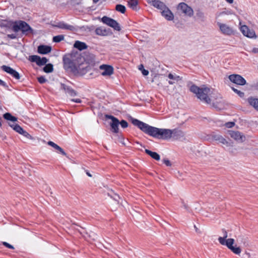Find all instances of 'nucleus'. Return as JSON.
Wrapping results in <instances>:
<instances>
[{"label": "nucleus", "instance_id": "nucleus-1", "mask_svg": "<svg viewBox=\"0 0 258 258\" xmlns=\"http://www.w3.org/2000/svg\"><path fill=\"white\" fill-rule=\"evenodd\" d=\"M132 123L145 134L154 138L167 140L172 138L171 130L159 128L151 126L137 119L132 118Z\"/></svg>", "mask_w": 258, "mask_h": 258}, {"label": "nucleus", "instance_id": "nucleus-2", "mask_svg": "<svg viewBox=\"0 0 258 258\" xmlns=\"http://www.w3.org/2000/svg\"><path fill=\"white\" fill-rule=\"evenodd\" d=\"M83 60L84 58L80 56L73 58L63 57L64 68L71 71L75 75L82 76L87 72L86 67L83 66Z\"/></svg>", "mask_w": 258, "mask_h": 258}, {"label": "nucleus", "instance_id": "nucleus-3", "mask_svg": "<svg viewBox=\"0 0 258 258\" xmlns=\"http://www.w3.org/2000/svg\"><path fill=\"white\" fill-rule=\"evenodd\" d=\"M190 91L193 93L196 94L198 98L200 99L203 102L209 104L211 102V100L209 96L211 90L208 87L200 88L195 85L190 86Z\"/></svg>", "mask_w": 258, "mask_h": 258}, {"label": "nucleus", "instance_id": "nucleus-4", "mask_svg": "<svg viewBox=\"0 0 258 258\" xmlns=\"http://www.w3.org/2000/svg\"><path fill=\"white\" fill-rule=\"evenodd\" d=\"M223 236L219 237L218 239L219 243L223 245L226 246L228 249L236 254H240L241 249L240 246H238L236 244L234 245L235 240L233 238H227L228 237V233L226 230H223Z\"/></svg>", "mask_w": 258, "mask_h": 258}, {"label": "nucleus", "instance_id": "nucleus-5", "mask_svg": "<svg viewBox=\"0 0 258 258\" xmlns=\"http://www.w3.org/2000/svg\"><path fill=\"white\" fill-rule=\"evenodd\" d=\"M12 29L16 33L21 31L22 34L25 36L33 33V29L25 21L22 20L14 22Z\"/></svg>", "mask_w": 258, "mask_h": 258}, {"label": "nucleus", "instance_id": "nucleus-6", "mask_svg": "<svg viewBox=\"0 0 258 258\" xmlns=\"http://www.w3.org/2000/svg\"><path fill=\"white\" fill-rule=\"evenodd\" d=\"M101 21L105 24L112 27L114 30L120 31L121 28L119 23L115 20L107 16H103L101 18Z\"/></svg>", "mask_w": 258, "mask_h": 258}, {"label": "nucleus", "instance_id": "nucleus-7", "mask_svg": "<svg viewBox=\"0 0 258 258\" xmlns=\"http://www.w3.org/2000/svg\"><path fill=\"white\" fill-rule=\"evenodd\" d=\"M209 139L212 141H216L217 143H221L227 147L230 146L231 143L228 142L221 135L212 133L209 136Z\"/></svg>", "mask_w": 258, "mask_h": 258}, {"label": "nucleus", "instance_id": "nucleus-8", "mask_svg": "<svg viewBox=\"0 0 258 258\" xmlns=\"http://www.w3.org/2000/svg\"><path fill=\"white\" fill-rule=\"evenodd\" d=\"M177 9L181 10L185 15L191 17L194 15L193 10L184 3H180L178 4Z\"/></svg>", "mask_w": 258, "mask_h": 258}, {"label": "nucleus", "instance_id": "nucleus-9", "mask_svg": "<svg viewBox=\"0 0 258 258\" xmlns=\"http://www.w3.org/2000/svg\"><path fill=\"white\" fill-rule=\"evenodd\" d=\"M221 33L225 35H231L234 34V32L232 28L226 24L217 22Z\"/></svg>", "mask_w": 258, "mask_h": 258}, {"label": "nucleus", "instance_id": "nucleus-10", "mask_svg": "<svg viewBox=\"0 0 258 258\" xmlns=\"http://www.w3.org/2000/svg\"><path fill=\"white\" fill-rule=\"evenodd\" d=\"M1 69L4 72L11 75L16 80H19L21 78L20 74L15 70L9 66L3 65L1 67Z\"/></svg>", "mask_w": 258, "mask_h": 258}, {"label": "nucleus", "instance_id": "nucleus-11", "mask_svg": "<svg viewBox=\"0 0 258 258\" xmlns=\"http://www.w3.org/2000/svg\"><path fill=\"white\" fill-rule=\"evenodd\" d=\"M229 79L232 82L239 85H244L246 84L245 80L239 75H231L229 76Z\"/></svg>", "mask_w": 258, "mask_h": 258}, {"label": "nucleus", "instance_id": "nucleus-12", "mask_svg": "<svg viewBox=\"0 0 258 258\" xmlns=\"http://www.w3.org/2000/svg\"><path fill=\"white\" fill-rule=\"evenodd\" d=\"M240 31L245 36L249 38L255 37V33L253 30L250 29L247 26L243 25L240 27Z\"/></svg>", "mask_w": 258, "mask_h": 258}, {"label": "nucleus", "instance_id": "nucleus-13", "mask_svg": "<svg viewBox=\"0 0 258 258\" xmlns=\"http://www.w3.org/2000/svg\"><path fill=\"white\" fill-rule=\"evenodd\" d=\"M100 70L102 71L101 75L103 76H110L113 73V68L112 66L107 64H102L99 67Z\"/></svg>", "mask_w": 258, "mask_h": 258}, {"label": "nucleus", "instance_id": "nucleus-14", "mask_svg": "<svg viewBox=\"0 0 258 258\" xmlns=\"http://www.w3.org/2000/svg\"><path fill=\"white\" fill-rule=\"evenodd\" d=\"M230 137L238 142L242 143L245 139V136L238 131H231L229 133Z\"/></svg>", "mask_w": 258, "mask_h": 258}, {"label": "nucleus", "instance_id": "nucleus-15", "mask_svg": "<svg viewBox=\"0 0 258 258\" xmlns=\"http://www.w3.org/2000/svg\"><path fill=\"white\" fill-rule=\"evenodd\" d=\"M55 27L59 29L68 30L72 31H76L77 28L73 25L68 24L63 22H60L55 25Z\"/></svg>", "mask_w": 258, "mask_h": 258}, {"label": "nucleus", "instance_id": "nucleus-16", "mask_svg": "<svg viewBox=\"0 0 258 258\" xmlns=\"http://www.w3.org/2000/svg\"><path fill=\"white\" fill-rule=\"evenodd\" d=\"M60 89L64 90L66 93H68L71 96H75L77 95V93L75 90L64 84H60Z\"/></svg>", "mask_w": 258, "mask_h": 258}, {"label": "nucleus", "instance_id": "nucleus-17", "mask_svg": "<svg viewBox=\"0 0 258 258\" xmlns=\"http://www.w3.org/2000/svg\"><path fill=\"white\" fill-rule=\"evenodd\" d=\"M161 15L168 21H172L174 19V15L168 7L165 8L161 12Z\"/></svg>", "mask_w": 258, "mask_h": 258}, {"label": "nucleus", "instance_id": "nucleus-18", "mask_svg": "<svg viewBox=\"0 0 258 258\" xmlns=\"http://www.w3.org/2000/svg\"><path fill=\"white\" fill-rule=\"evenodd\" d=\"M51 50V47L48 45H40L38 47V52L42 54H46Z\"/></svg>", "mask_w": 258, "mask_h": 258}, {"label": "nucleus", "instance_id": "nucleus-19", "mask_svg": "<svg viewBox=\"0 0 258 258\" xmlns=\"http://www.w3.org/2000/svg\"><path fill=\"white\" fill-rule=\"evenodd\" d=\"M168 78L171 80L168 81V83L170 85H173L174 84L175 82H178V81H180L182 80V78L180 77L179 76L175 74H171L169 73L168 75Z\"/></svg>", "mask_w": 258, "mask_h": 258}, {"label": "nucleus", "instance_id": "nucleus-20", "mask_svg": "<svg viewBox=\"0 0 258 258\" xmlns=\"http://www.w3.org/2000/svg\"><path fill=\"white\" fill-rule=\"evenodd\" d=\"M152 5L157 9L160 10L162 11L165 8L167 7L164 3L163 2L158 1V0H154L151 2Z\"/></svg>", "mask_w": 258, "mask_h": 258}, {"label": "nucleus", "instance_id": "nucleus-21", "mask_svg": "<svg viewBox=\"0 0 258 258\" xmlns=\"http://www.w3.org/2000/svg\"><path fill=\"white\" fill-rule=\"evenodd\" d=\"M119 121L118 119L113 121H111L110 123L111 132L116 134L119 133Z\"/></svg>", "mask_w": 258, "mask_h": 258}, {"label": "nucleus", "instance_id": "nucleus-22", "mask_svg": "<svg viewBox=\"0 0 258 258\" xmlns=\"http://www.w3.org/2000/svg\"><path fill=\"white\" fill-rule=\"evenodd\" d=\"M74 47L75 48L79 49V50H83L87 49L88 47V46L85 42H83L77 40V41H75V42L74 44Z\"/></svg>", "mask_w": 258, "mask_h": 258}, {"label": "nucleus", "instance_id": "nucleus-23", "mask_svg": "<svg viewBox=\"0 0 258 258\" xmlns=\"http://www.w3.org/2000/svg\"><path fill=\"white\" fill-rule=\"evenodd\" d=\"M247 102L251 106L258 111V98L250 97L248 98Z\"/></svg>", "mask_w": 258, "mask_h": 258}, {"label": "nucleus", "instance_id": "nucleus-24", "mask_svg": "<svg viewBox=\"0 0 258 258\" xmlns=\"http://www.w3.org/2000/svg\"><path fill=\"white\" fill-rule=\"evenodd\" d=\"M172 137L175 139H179L183 137L184 136L183 133L181 131L177 129L171 130Z\"/></svg>", "mask_w": 258, "mask_h": 258}, {"label": "nucleus", "instance_id": "nucleus-25", "mask_svg": "<svg viewBox=\"0 0 258 258\" xmlns=\"http://www.w3.org/2000/svg\"><path fill=\"white\" fill-rule=\"evenodd\" d=\"M95 32L96 35L99 36H106L108 34V31L101 27L97 28Z\"/></svg>", "mask_w": 258, "mask_h": 258}, {"label": "nucleus", "instance_id": "nucleus-26", "mask_svg": "<svg viewBox=\"0 0 258 258\" xmlns=\"http://www.w3.org/2000/svg\"><path fill=\"white\" fill-rule=\"evenodd\" d=\"M127 3L128 7L132 10L136 11L139 10L138 0H128Z\"/></svg>", "mask_w": 258, "mask_h": 258}, {"label": "nucleus", "instance_id": "nucleus-27", "mask_svg": "<svg viewBox=\"0 0 258 258\" xmlns=\"http://www.w3.org/2000/svg\"><path fill=\"white\" fill-rule=\"evenodd\" d=\"M145 153L151 157L153 159L159 161L160 159V155L156 152H152L148 149H145Z\"/></svg>", "mask_w": 258, "mask_h": 258}, {"label": "nucleus", "instance_id": "nucleus-28", "mask_svg": "<svg viewBox=\"0 0 258 258\" xmlns=\"http://www.w3.org/2000/svg\"><path fill=\"white\" fill-rule=\"evenodd\" d=\"M9 125L15 132L20 134H21L24 131V129L18 124H11L10 123H9Z\"/></svg>", "mask_w": 258, "mask_h": 258}, {"label": "nucleus", "instance_id": "nucleus-29", "mask_svg": "<svg viewBox=\"0 0 258 258\" xmlns=\"http://www.w3.org/2000/svg\"><path fill=\"white\" fill-rule=\"evenodd\" d=\"M108 196H109L111 198H112L114 200H115V201H117L118 204H120V205L121 206H124L125 203H124L123 202H121V203L119 202V200L120 199V198L119 197V196L118 195L114 193L113 192H111L110 193H108Z\"/></svg>", "mask_w": 258, "mask_h": 258}, {"label": "nucleus", "instance_id": "nucleus-30", "mask_svg": "<svg viewBox=\"0 0 258 258\" xmlns=\"http://www.w3.org/2000/svg\"><path fill=\"white\" fill-rule=\"evenodd\" d=\"M3 117L7 120L11 121L12 122H15L17 121V118L14 116H13L10 113L7 112L3 115Z\"/></svg>", "mask_w": 258, "mask_h": 258}, {"label": "nucleus", "instance_id": "nucleus-31", "mask_svg": "<svg viewBox=\"0 0 258 258\" xmlns=\"http://www.w3.org/2000/svg\"><path fill=\"white\" fill-rule=\"evenodd\" d=\"M43 70L46 73H51L53 70V66L51 63L46 64L43 68Z\"/></svg>", "mask_w": 258, "mask_h": 258}, {"label": "nucleus", "instance_id": "nucleus-32", "mask_svg": "<svg viewBox=\"0 0 258 258\" xmlns=\"http://www.w3.org/2000/svg\"><path fill=\"white\" fill-rule=\"evenodd\" d=\"M115 10L122 14H124L125 12L126 8L123 5L118 4L116 5Z\"/></svg>", "mask_w": 258, "mask_h": 258}, {"label": "nucleus", "instance_id": "nucleus-33", "mask_svg": "<svg viewBox=\"0 0 258 258\" xmlns=\"http://www.w3.org/2000/svg\"><path fill=\"white\" fill-rule=\"evenodd\" d=\"M47 61L48 59L45 57H43L42 58L40 57L38 59L37 65L39 66H43L45 64Z\"/></svg>", "mask_w": 258, "mask_h": 258}, {"label": "nucleus", "instance_id": "nucleus-34", "mask_svg": "<svg viewBox=\"0 0 258 258\" xmlns=\"http://www.w3.org/2000/svg\"><path fill=\"white\" fill-rule=\"evenodd\" d=\"M64 39V36L63 35H58L53 37V41L54 42H59Z\"/></svg>", "mask_w": 258, "mask_h": 258}, {"label": "nucleus", "instance_id": "nucleus-35", "mask_svg": "<svg viewBox=\"0 0 258 258\" xmlns=\"http://www.w3.org/2000/svg\"><path fill=\"white\" fill-rule=\"evenodd\" d=\"M239 239H240L241 242L245 246L248 245V239L247 237L244 236H239Z\"/></svg>", "mask_w": 258, "mask_h": 258}, {"label": "nucleus", "instance_id": "nucleus-36", "mask_svg": "<svg viewBox=\"0 0 258 258\" xmlns=\"http://www.w3.org/2000/svg\"><path fill=\"white\" fill-rule=\"evenodd\" d=\"M40 56L38 55H33L29 56V60L31 62H35L37 64L38 59Z\"/></svg>", "mask_w": 258, "mask_h": 258}, {"label": "nucleus", "instance_id": "nucleus-37", "mask_svg": "<svg viewBox=\"0 0 258 258\" xmlns=\"http://www.w3.org/2000/svg\"><path fill=\"white\" fill-rule=\"evenodd\" d=\"M180 203L182 205V207L184 208L185 210L188 211L189 209V207L187 204V203L183 199H180Z\"/></svg>", "mask_w": 258, "mask_h": 258}, {"label": "nucleus", "instance_id": "nucleus-38", "mask_svg": "<svg viewBox=\"0 0 258 258\" xmlns=\"http://www.w3.org/2000/svg\"><path fill=\"white\" fill-rule=\"evenodd\" d=\"M139 69L142 71V73L144 76H147L149 74V71L144 69L143 64H141L139 66Z\"/></svg>", "mask_w": 258, "mask_h": 258}, {"label": "nucleus", "instance_id": "nucleus-39", "mask_svg": "<svg viewBox=\"0 0 258 258\" xmlns=\"http://www.w3.org/2000/svg\"><path fill=\"white\" fill-rule=\"evenodd\" d=\"M232 89L235 93L237 94L240 97H243L244 96V93L243 92H242L239 90H238L237 89H236L233 87H232Z\"/></svg>", "mask_w": 258, "mask_h": 258}, {"label": "nucleus", "instance_id": "nucleus-40", "mask_svg": "<svg viewBox=\"0 0 258 258\" xmlns=\"http://www.w3.org/2000/svg\"><path fill=\"white\" fill-rule=\"evenodd\" d=\"M119 124L121 125V127L124 128H126L128 126V123L125 120H121L120 121H119Z\"/></svg>", "mask_w": 258, "mask_h": 258}, {"label": "nucleus", "instance_id": "nucleus-41", "mask_svg": "<svg viewBox=\"0 0 258 258\" xmlns=\"http://www.w3.org/2000/svg\"><path fill=\"white\" fill-rule=\"evenodd\" d=\"M21 135H23V136L29 139L32 140L33 139V137L25 130L23 131V132L22 133Z\"/></svg>", "mask_w": 258, "mask_h": 258}, {"label": "nucleus", "instance_id": "nucleus-42", "mask_svg": "<svg viewBox=\"0 0 258 258\" xmlns=\"http://www.w3.org/2000/svg\"><path fill=\"white\" fill-rule=\"evenodd\" d=\"M38 81L40 84H43L47 81V80L44 76H40L37 78Z\"/></svg>", "mask_w": 258, "mask_h": 258}, {"label": "nucleus", "instance_id": "nucleus-43", "mask_svg": "<svg viewBox=\"0 0 258 258\" xmlns=\"http://www.w3.org/2000/svg\"><path fill=\"white\" fill-rule=\"evenodd\" d=\"M48 145L51 146L53 148H54L55 150L57 149L59 146H58L57 144L54 143V142L52 141H49L47 143Z\"/></svg>", "mask_w": 258, "mask_h": 258}, {"label": "nucleus", "instance_id": "nucleus-44", "mask_svg": "<svg viewBox=\"0 0 258 258\" xmlns=\"http://www.w3.org/2000/svg\"><path fill=\"white\" fill-rule=\"evenodd\" d=\"M105 118H107V119H111V121H113L116 119H117V118L111 115H108V114H106L105 115Z\"/></svg>", "mask_w": 258, "mask_h": 258}, {"label": "nucleus", "instance_id": "nucleus-45", "mask_svg": "<svg viewBox=\"0 0 258 258\" xmlns=\"http://www.w3.org/2000/svg\"><path fill=\"white\" fill-rule=\"evenodd\" d=\"M105 118H107V119H111V121H113L116 119H117V118L111 115H108V114H106L105 115Z\"/></svg>", "mask_w": 258, "mask_h": 258}, {"label": "nucleus", "instance_id": "nucleus-46", "mask_svg": "<svg viewBox=\"0 0 258 258\" xmlns=\"http://www.w3.org/2000/svg\"><path fill=\"white\" fill-rule=\"evenodd\" d=\"M162 162L164 164H165L167 166H170L171 165V164L170 163V161L167 159H164L162 160Z\"/></svg>", "mask_w": 258, "mask_h": 258}, {"label": "nucleus", "instance_id": "nucleus-47", "mask_svg": "<svg viewBox=\"0 0 258 258\" xmlns=\"http://www.w3.org/2000/svg\"><path fill=\"white\" fill-rule=\"evenodd\" d=\"M235 124L234 122H228L225 123V126L228 128L232 127Z\"/></svg>", "mask_w": 258, "mask_h": 258}, {"label": "nucleus", "instance_id": "nucleus-48", "mask_svg": "<svg viewBox=\"0 0 258 258\" xmlns=\"http://www.w3.org/2000/svg\"><path fill=\"white\" fill-rule=\"evenodd\" d=\"M7 36L8 38L11 39H15L17 38V35L15 34H8Z\"/></svg>", "mask_w": 258, "mask_h": 258}, {"label": "nucleus", "instance_id": "nucleus-49", "mask_svg": "<svg viewBox=\"0 0 258 258\" xmlns=\"http://www.w3.org/2000/svg\"><path fill=\"white\" fill-rule=\"evenodd\" d=\"M0 86L4 87L5 88L8 89V86L6 82L0 79Z\"/></svg>", "mask_w": 258, "mask_h": 258}, {"label": "nucleus", "instance_id": "nucleus-50", "mask_svg": "<svg viewBox=\"0 0 258 258\" xmlns=\"http://www.w3.org/2000/svg\"><path fill=\"white\" fill-rule=\"evenodd\" d=\"M3 245H4L7 247H8L9 248L14 249V247L13 245L10 244L9 243L6 242H3Z\"/></svg>", "mask_w": 258, "mask_h": 258}, {"label": "nucleus", "instance_id": "nucleus-51", "mask_svg": "<svg viewBox=\"0 0 258 258\" xmlns=\"http://www.w3.org/2000/svg\"><path fill=\"white\" fill-rule=\"evenodd\" d=\"M71 101L78 103L82 102V100L80 99H72Z\"/></svg>", "mask_w": 258, "mask_h": 258}, {"label": "nucleus", "instance_id": "nucleus-52", "mask_svg": "<svg viewBox=\"0 0 258 258\" xmlns=\"http://www.w3.org/2000/svg\"><path fill=\"white\" fill-rule=\"evenodd\" d=\"M60 153L62 155H64V156H66L67 155V154L64 151V150H63V149L62 150H61L60 151H59Z\"/></svg>", "mask_w": 258, "mask_h": 258}, {"label": "nucleus", "instance_id": "nucleus-53", "mask_svg": "<svg viewBox=\"0 0 258 258\" xmlns=\"http://www.w3.org/2000/svg\"><path fill=\"white\" fill-rule=\"evenodd\" d=\"M252 52L256 53H258V48H254L252 49Z\"/></svg>", "mask_w": 258, "mask_h": 258}, {"label": "nucleus", "instance_id": "nucleus-54", "mask_svg": "<svg viewBox=\"0 0 258 258\" xmlns=\"http://www.w3.org/2000/svg\"><path fill=\"white\" fill-rule=\"evenodd\" d=\"M226 1L229 4H232L233 2V0H226Z\"/></svg>", "mask_w": 258, "mask_h": 258}, {"label": "nucleus", "instance_id": "nucleus-55", "mask_svg": "<svg viewBox=\"0 0 258 258\" xmlns=\"http://www.w3.org/2000/svg\"><path fill=\"white\" fill-rule=\"evenodd\" d=\"M86 174L88 176L91 177L92 176L89 171H86Z\"/></svg>", "mask_w": 258, "mask_h": 258}, {"label": "nucleus", "instance_id": "nucleus-56", "mask_svg": "<svg viewBox=\"0 0 258 258\" xmlns=\"http://www.w3.org/2000/svg\"><path fill=\"white\" fill-rule=\"evenodd\" d=\"M62 149L60 147L58 146V147L57 149H56V150H58V151H60L61 150H62Z\"/></svg>", "mask_w": 258, "mask_h": 258}, {"label": "nucleus", "instance_id": "nucleus-57", "mask_svg": "<svg viewBox=\"0 0 258 258\" xmlns=\"http://www.w3.org/2000/svg\"><path fill=\"white\" fill-rule=\"evenodd\" d=\"M99 0H93L94 3H97Z\"/></svg>", "mask_w": 258, "mask_h": 258}, {"label": "nucleus", "instance_id": "nucleus-58", "mask_svg": "<svg viewBox=\"0 0 258 258\" xmlns=\"http://www.w3.org/2000/svg\"><path fill=\"white\" fill-rule=\"evenodd\" d=\"M213 106L214 107H215V108H217V106H216V105H215V103H213Z\"/></svg>", "mask_w": 258, "mask_h": 258}, {"label": "nucleus", "instance_id": "nucleus-59", "mask_svg": "<svg viewBox=\"0 0 258 258\" xmlns=\"http://www.w3.org/2000/svg\"><path fill=\"white\" fill-rule=\"evenodd\" d=\"M195 228H196V231H197V230H198V228H197L196 227V226H195Z\"/></svg>", "mask_w": 258, "mask_h": 258}]
</instances>
